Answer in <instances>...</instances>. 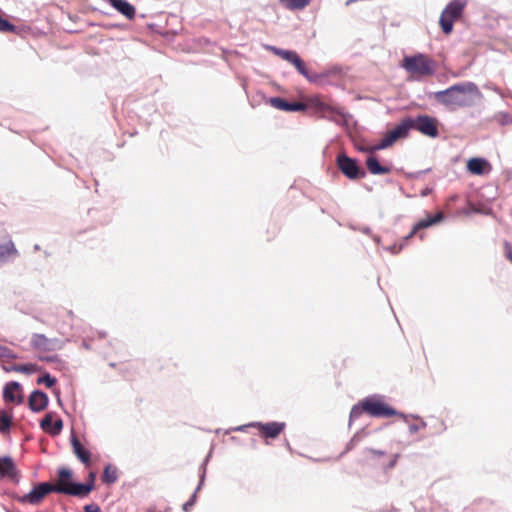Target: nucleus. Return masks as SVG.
<instances>
[{
  "mask_svg": "<svg viewBox=\"0 0 512 512\" xmlns=\"http://www.w3.org/2000/svg\"><path fill=\"white\" fill-rule=\"evenodd\" d=\"M434 98L449 109L473 105L481 98V92L473 82H463L438 91Z\"/></svg>",
  "mask_w": 512,
  "mask_h": 512,
  "instance_id": "1",
  "label": "nucleus"
},
{
  "mask_svg": "<svg viewBox=\"0 0 512 512\" xmlns=\"http://www.w3.org/2000/svg\"><path fill=\"white\" fill-rule=\"evenodd\" d=\"M57 493L56 482H32V487L26 493L19 494L15 491H5L12 499L25 505H38L50 493Z\"/></svg>",
  "mask_w": 512,
  "mask_h": 512,
  "instance_id": "2",
  "label": "nucleus"
},
{
  "mask_svg": "<svg viewBox=\"0 0 512 512\" xmlns=\"http://www.w3.org/2000/svg\"><path fill=\"white\" fill-rule=\"evenodd\" d=\"M401 67L414 79L432 76L435 73L436 64L424 54L405 56Z\"/></svg>",
  "mask_w": 512,
  "mask_h": 512,
  "instance_id": "3",
  "label": "nucleus"
},
{
  "mask_svg": "<svg viewBox=\"0 0 512 512\" xmlns=\"http://www.w3.org/2000/svg\"><path fill=\"white\" fill-rule=\"evenodd\" d=\"M362 409L373 417H390L398 415L404 420L407 419V415L398 413L395 409L388 406L380 396L374 395L365 398L362 401Z\"/></svg>",
  "mask_w": 512,
  "mask_h": 512,
  "instance_id": "4",
  "label": "nucleus"
},
{
  "mask_svg": "<svg viewBox=\"0 0 512 512\" xmlns=\"http://www.w3.org/2000/svg\"><path fill=\"white\" fill-rule=\"evenodd\" d=\"M57 493L84 499L94 490H99L97 482H56Z\"/></svg>",
  "mask_w": 512,
  "mask_h": 512,
  "instance_id": "5",
  "label": "nucleus"
},
{
  "mask_svg": "<svg viewBox=\"0 0 512 512\" xmlns=\"http://www.w3.org/2000/svg\"><path fill=\"white\" fill-rule=\"evenodd\" d=\"M465 4L464 1L453 0L442 11L439 24L445 34L452 32L453 22L461 17Z\"/></svg>",
  "mask_w": 512,
  "mask_h": 512,
  "instance_id": "6",
  "label": "nucleus"
},
{
  "mask_svg": "<svg viewBox=\"0 0 512 512\" xmlns=\"http://www.w3.org/2000/svg\"><path fill=\"white\" fill-rule=\"evenodd\" d=\"M65 342L59 338H48L41 333H34L30 338L31 347L38 352H52L64 347Z\"/></svg>",
  "mask_w": 512,
  "mask_h": 512,
  "instance_id": "7",
  "label": "nucleus"
},
{
  "mask_svg": "<svg viewBox=\"0 0 512 512\" xmlns=\"http://www.w3.org/2000/svg\"><path fill=\"white\" fill-rule=\"evenodd\" d=\"M408 129L413 128L423 135L436 137L438 135L437 120L430 116H419L415 119H407Z\"/></svg>",
  "mask_w": 512,
  "mask_h": 512,
  "instance_id": "8",
  "label": "nucleus"
},
{
  "mask_svg": "<svg viewBox=\"0 0 512 512\" xmlns=\"http://www.w3.org/2000/svg\"><path fill=\"white\" fill-rule=\"evenodd\" d=\"M408 130V124L406 123L405 120L401 124L396 126L394 129L389 131L378 144H375L374 146L368 148V151L374 152L376 150H382L390 147L398 139L405 137L408 133Z\"/></svg>",
  "mask_w": 512,
  "mask_h": 512,
  "instance_id": "9",
  "label": "nucleus"
},
{
  "mask_svg": "<svg viewBox=\"0 0 512 512\" xmlns=\"http://www.w3.org/2000/svg\"><path fill=\"white\" fill-rule=\"evenodd\" d=\"M265 48L267 50L273 52L275 55L281 57L283 60L294 65L295 68L298 70V72L301 73L303 76H305V77L308 76L305 65H304L303 61L300 59V57L297 55L296 52L280 49V48H277L275 46H270V45H266Z\"/></svg>",
  "mask_w": 512,
  "mask_h": 512,
  "instance_id": "10",
  "label": "nucleus"
},
{
  "mask_svg": "<svg viewBox=\"0 0 512 512\" xmlns=\"http://www.w3.org/2000/svg\"><path fill=\"white\" fill-rule=\"evenodd\" d=\"M338 166L342 173L350 179H356L360 176V170L356 162L346 155L338 157Z\"/></svg>",
  "mask_w": 512,
  "mask_h": 512,
  "instance_id": "11",
  "label": "nucleus"
},
{
  "mask_svg": "<svg viewBox=\"0 0 512 512\" xmlns=\"http://www.w3.org/2000/svg\"><path fill=\"white\" fill-rule=\"evenodd\" d=\"M251 425L258 428L266 437L269 438H276L285 427V424L280 422H270L265 424L261 422H251Z\"/></svg>",
  "mask_w": 512,
  "mask_h": 512,
  "instance_id": "12",
  "label": "nucleus"
},
{
  "mask_svg": "<svg viewBox=\"0 0 512 512\" xmlns=\"http://www.w3.org/2000/svg\"><path fill=\"white\" fill-rule=\"evenodd\" d=\"M48 405V396L42 391H34L29 397V407L34 412L44 410Z\"/></svg>",
  "mask_w": 512,
  "mask_h": 512,
  "instance_id": "13",
  "label": "nucleus"
},
{
  "mask_svg": "<svg viewBox=\"0 0 512 512\" xmlns=\"http://www.w3.org/2000/svg\"><path fill=\"white\" fill-rule=\"evenodd\" d=\"M269 103L272 107L282 110V111H304L306 109V105L300 102L297 103H288L287 101L274 97L270 98Z\"/></svg>",
  "mask_w": 512,
  "mask_h": 512,
  "instance_id": "14",
  "label": "nucleus"
},
{
  "mask_svg": "<svg viewBox=\"0 0 512 512\" xmlns=\"http://www.w3.org/2000/svg\"><path fill=\"white\" fill-rule=\"evenodd\" d=\"M0 476L4 478H16L20 476L11 457H0Z\"/></svg>",
  "mask_w": 512,
  "mask_h": 512,
  "instance_id": "15",
  "label": "nucleus"
},
{
  "mask_svg": "<svg viewBox=\"0 0 512 512\" xmlns=\"http://www.w3.org/2000/svg\"><path fill=\"white\" fill-rule=\"evenodd\" d=\"M488 167H489L488 162L482 158H471L467 162L468 171L475 175L484 174L485 170Z\"/></svg>",
  "mask_w": 512,
  "mask_h": 512,
  "instance_id": "16",
  "label": "nucleus"
},
{
  "mask_svg": "<svg viewBox=\"0 0 512 512\" xmlns=\"http://www.w3.org/2000/svg\"><path fill=\"white\" fill-rule=\"evenodd\" d=\"M444 214L442 212H438L435 216H427L425 219L420 220L417 222L413 229L412 234H416L417 231L428 228L436 223H439L443 220Z\"/></svg>",
  "mask_w": 512,
  "mask_h": 512,
  "instance_id": "17",
  "label": "nucleus"
},
{
  "mask_svg": "<svg viewBox=\"0 0 512 512\" xmlns=\"http://www.w3.org/2000/svg\"><path fill=\"white\" fill-rule=\"evenodd\" d=\"M4 398L10 402H20V385L17 382H10L4 388Z\"/></svg>",
  "mask_w": 512,
  "mask_h": 512,
  "instance_id": "18",
  "label": "nucleus"
},
{
  "mask_svg": "<svg viewBox=\"0 0 512 512\" xmlns=\"http://www.w3.org/2000/svg\"><path fill=\"white\" fill-rule=\"evenodd\" d=\"M71 444L73 452L75 453L77 458L82 462L87 463L90 460V453L82 446V444L79 442V440L74 434H72L71 436Z\"/></svg>",
  "mask_w": 512,
  "mask_h": 512,
  "instance_id": "19",
  "label": "nucleus"
},
{
  "mask_svg": "<svg viewBox=\"0 0 512 512\" xmlns=\"http://www.w3.org/2000/svg\"><path fill=\"white\" fill-rule=\"evenodd\" d=\"M366 165L370 173L374 175L387 174L390 171L389 168L381 166L377 158L374 156H369L367 158Z\"/></svg>",
  "mask_w": 512,
  "mask_h": 512,
  "instance_id": "20",
  "label": "nucleus"
},
{
  "mask_svg": "<svg viewBox=\"0 0 512 512\" xmlns=\"http://www.w3.org/2000/svg\"><path fill=\"white\" fill-rule=\"evenodd\" d=\"M205 485V482H198L197 487L193 491V493L190 495L189 499L182 504V511L183 512H191L194 508L197 499H198V493L203 489Z\"/></svg>",
  "mask_w": 512,
  "mask_h": 512,
  "instance_id": "21",
  "label": "nucleus"
},
{
  "mask_svg": "<svg viewBox=\"0 0 512 512\" xmlns=\"http://www.w3.org/2000/svg\"><path fill=\"white\" fill-rule=\"evenodd\" d=\"M279 2L289 10H302L310 4V0H279Z\"/></svg>",
  "mask_w": 512,
  "mask_h": 512,
  "instance_id": "22",
  "label": "nucleus"
},
{
  "mask_svg": "<svg viewBox=\"0 0 512 512\" xmlns=\"http://www.w3.org/2000/svg\"><path fill=\"white\" fill-rule=\"evenodd\" d=\"M15 253L16 250L12 242H7L3 245H0V264L14 256Z\"/></svg>",
  "mask_w": 512,
  "mask_h": 512,
  "instance_id": "23",
  "label": "nucleus"
},
{
  "mask_svg": "<svg viewBox=\"0 0 512 512\" xmlns=\"http://www.w3.org/2000/svg\"><path fill=\"white\" fill-rule=\"evenodd\" d=\"M386 456V452L383 450L367 449L365 451V458L369 461L378 462L381 458Z\"/></svg>",
  "mask_w": 512,
  "mask_h": 512,
  "instance_id": "24",
  "label": "nucleus"
},
{
  "mask_svg": "<svg viewBox=\"0 0 512 512\" xmlns=\"http://www.w3.org/2000/svg\"><path fill=\"white\" fill-rule=\"evenodd\" d=\"M14 371L26 373V374H32L39 370L38 366L35 364H25V365H17L13 367Z\"/></svg>",
  "mask_w": 512,
  "mask_h": 512,
  "instance_id": "25",
  "label": "nucleus"
},
{
  "mask_svg": "<svg viewBox=\"0 0 512 512\" xmlns=\"http://www.w3.org/2000/svg\"><path fill=\"white\" fill-rule=\"evenodd\" d=\"M118 470L113 465H108L104 470V480H116L118 478Z\"/></svg>",
  "mask_w": 512,
  "mask_h": 512,
  "instance_id": "26",
  "label": "nucleus"
},
{
  "mask_svg": "<svg viewBox=\"0 0 512 512\" xmlns=\"http://www.w3.org/2000/svg\"><path fill=\"white\" fill-rule=\"evenodd\" d=\"M11 425V416L2 412L0 414V431L5 432L9 429Z\"/></svg>",
  "mask_w": 512,
  "mask_h": 512,
  "instance_id": "27",
  "label": "nucleus"
},
{
  "mask_svg": "<svg viewBox=\"0 0 512 512\" xmlns=\"http://www.w3.org/2000/svg\"><path fill=\"white\" fill-rule=\"evenodd\" d=\"M52 420V415L47 414L40 422L41 428L50 433V430L52 429Z\"/></svg>",
  "mask_w": 512,
  "mask_h": 512,
  "instance_id": "28",
  "label": "nucleus"
},
{
  "mask_svg": "<svg viewBox=\"0 0 512 512\" xmlns=\"http://www.w3.org/2000/svg\"><path fill=\"white\" fill-rule=\"evenodd\" d=\"M38 384H45L47 387L51 388L55 383L56 379L51 377L50 374H45L43 377L38 379Z\"/></svg>",
  "mask_w": 512,
  "mask_h": 512,
  "instance_id": "29",
  "label": "nucleus"
},
{
  "mask_svg": "<svg viewBox=\"0 0 512 512\" xmlns=\"http://www.w3.org/2000/svg\"><path fill=\"white\" fill-rule=\"evenodd\" d=\"M0 31L1 32H13L15 31V27L10 24L7 20L3 19L0 16Z\"/></svg>",
  "mask_w": 512,
  "mask_h": 512,
  "instance_id": "30",
  "label": "nucleus"
},
{
  "mask_svg": "<svg viewBox=\"0 0 512 512\" xmlns=\"http://www.w3.org/2000/svg\"><path fill=\"white\" fill-rule=\"evenodd\" d=\"M363 412H365V411H364V409H362V403L359 405L353 406V408L351 409V412H350V421L360 417Z\"/></svg>",
  "mask_w": 512,
  "mask_h": 512,
  "instance_id": "31",
  "label": "nucleus"
},
{
  "mask_svg": "<svg viewBox=\"0 0 512 512\" xmlns=\"http://www.w3.org/2000/svg\"><path fill=\"white\" fill-rule=\"evenodd\" d=\"M83 512H102V510L98 504L92 502L83 506Z\"/></svg>",
  "mask_w": 512,
  "mask_h": 512,
  "instance_id": "32",
  "label": "nucleus"
},
{
  "mask_svg": "<svg viewBox=\"0 0 512 512\" xmlns=\"http://www.w3.org/2000/svg\"><path fill=\"white\" fill-rule=\"evenodd\" d=\"M62 428H63V422L61 419H58L54 422L52 429L50 430V433L52 435H57L61 432Z\"/></svg>",
  "mask_w": 512,
  "mask_h": 512,
  "instance_id": "33",
  "label": "nucleus"
},
{
  "mask_svg": "<svg viewBox=\"0 0 512 512\" xmlns=\"http://www.w3.org/2000/svg\"><path fill=\"white\" fill-rule=\"evenodd\" d=\"M59 476L62 480L72 477V471L67 467H62L58 471Z\"/></svg>",
  "mask_w": 512,
  "mask_h": 512,
  "instance_id": "34",
  "label": "nucleus"
},
{
  "mask_svg": "<svg viewBox=\"0 0 512 512\" xmlns=\"http://www.w3.org/2000/svg\"><path fill=\"white\" fill-rule=\"evenodd\" d=\"M403 248V244H400V245H392V246H388L386 247L385 249L387 251H389L391 254H398Z\"/></svg>",
  "mask_w": 512,
  "mask_h": 512,
  "instance_id": "35",
  "label": "nucleus"
},
{
  "mask_svg": "<svg viewBox=\"0 0 512 512\" xmlns=\"http://www.w3.org/2000/svg\"><path fill=\"white\" fill-rule=\"evenodd\" d=\"M398 457H399V455H398V454H394V455H392V456L390 457V460H389V462H388L387 466H383V469H385V470H386V469H391V468H393V467L395 466V464H396L397 460H398Z\"/></svg>",
  "mask_w": 512,
  "mask_h": 512,
  "instance_id": "36",
  "label": "nucleus"
},
{
  "mask_svg": "<svg viewBox=\"0 0 512 512\" xmlns=\"http://www.w3.org/2000/svg\"><path fill=\"white\" fill-rule=\"evenodd\" d=\"M0 357H12V353L8 348L0 345Z\"/></svg>",
  "mask_w": 512,
  "mask_h": 512,
  "instance_id": "37",
  "label": "nucleus"
},
{
  "mask_svg": "<svg viewBox=\"0 0 512 512\" xmlns=\"http://www.w3.org/2000/svg\"><path fill=\"white\" fill-rule=\"evenodd\" d=\"M104 484H106L105 486V491L104 492H101L100 494V498L105 501L108 496H109V493L107 492V489L109 488L110 484H113L114 482H103Z\"/></svg>",
  "mask_w": 512,
  "mask_h": 512,
  "instance_id": "38",
  "label": "nucleus"
},
{
  "mask_svg": "<svg viewBox=\"0 0 512 512\" xmlns=\"http://www.w3.org/2000/svg\"><path fill=\"white\" fill-rule=\"evenodd\" d=\"M248 427H253V426L251 425V423H248V424H244V425H240V426L234 427L231 430L232 431L244 432V431H246V429Z\"/></svg>",
  "mask_w": 512,
  "mask_h": 512,
  "instance_id": "39",
  "label": "nucleus"
},
{
  "mask_svg": "<svg viewBox=\"0 0 512 512\" xmlns=\"http://www.w3.org/2000/svg\"><path fill=\"white\" fill-rule=\"evenodd\" d=\"M499 121L502 124L512 123V117H509V116H507L505 114H502V115H500Z\"/></svg>",
  "mask_w": 512,
  "mask_h": 512,
  "instance_id": "40",
  "label": "nucleus"
},
{
  "mask_svg": "<svg viewBox=\"0 0 512 512\" xmlns=\"http://www.w3.org/2000/svg\"><path fill=\"white\" fill-rule=\"evenodd\" d=\"M171 507H166L163 511H157L155 506H150L147 508L146 512H171Z\"/></svg>",
  "mask_w": 512,
  "mask_h": 512,
  "instance_id": "41",
  "label": "nucleus"
},
{
  "mask_svg": "<svg viewBox=\"0 0 512 512\" xmlns=\"http://www.w3.org/2000/svg\"><path fill=\"white\" fill-rule=\"evenodd\" d=\"M505 251L508 259L512 262V248L508 243L505 244Z\"/></svg>",
  "mask_w": 512,
  "mask_h": 512,
  "instance_id": "42",
  "label": "nucleus"
},
{
  "mask_svg": "<svg viewBox=\"0 0 512 512\" xmlns=\"http://www.w3.org/2000/svg\"><path fill=\"white\" fill-rule=\"evenodd\" d=\"M419 430V427L417 425H410L409 431L410 433H416Z\"/></svg>",
  "mask_w": 512,
  "mask_h": 512,
  "instance_id": "43",
  "label": "nucleus"
},
{
  "mask_svg": "<svg viewBox=\"0 0 512 512\" xmlns=\"http://www.w3.org/2000/svg\"><path fill=\"white\" fill-rule=\"evenodd\" d=\"M393 510H395V509L392 507L390 510L382 508L379 510H374L373 512H392Z\"/></svg>",
  "mask_w": 512,
  "mask_h": 512,
  "instance_id": "44",
  "label": "nucleus"
},
{
  "mask_svg": "<svg viewBox=\"0 0 512 512\" xmlns=\"http://www.w3.org/2000/svg\"><path fill=\"white\" fill-rule=\"evenodd\" d=\"M415 234H412V231L410 232V234H408L405 238H404V242L407 241L408 239H410L411 237H413Z\"/></svg>",
  "mask_w": 512,
  "mask_h": 512,
  "instance_id": "45",
  "label": "nucleus"
},
{
  "mask_svg": "<svg viewBox=\"0 0 512 512\" xmlns=\"http://www.w3.org/2000/svg\"><path fill=\"white\" fill-rule=\"evenodd\" d=\"M54 393H55V395H56V397L58 399V402H60V392H59V390H55Z\"/></svg>",
  "mask_w": 512,
  "mask_h": 512,
  "instance_id": "46",
  "label": "nucleus"
},
{
  "mask_svg": "<svg viewBox=\"0 0 512 512\" xmlns=\"http://www.w3.org/2000/svg\"><path fill=\"white\" fill-rule=\"evenodd\" d=\"M375 241H376L377 243H380V239H379L378 237H375Z\"/></svg>",
  "mask_w": 512,
  "mask_h": 512,
  "instance_id": "47",
  "label": "nucleus"
},
{
  "mask_svg": "<svg viewBox=\"0 0 512 512\" xmlns=\"http://www.w3.org/2000/svg\"><path fill=\"white\" fill-rule=\"evenodd\" d=\"M421 426L425 427V426H426V423H425V422H422V423H421Z\"/></svg>",
  "mask_w": 512,
  "mask_h": 512,
  "instance_id": "48",
  "label": "nucleus"
}]
</instances>
